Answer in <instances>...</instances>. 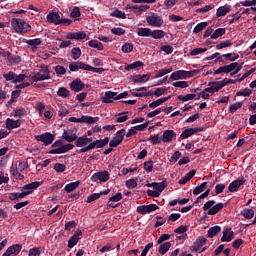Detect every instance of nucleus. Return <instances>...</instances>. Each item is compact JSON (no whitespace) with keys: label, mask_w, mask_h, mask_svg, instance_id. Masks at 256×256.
I'll return each instance as SVG.
<instances>
[{"label":"nucleus","mask_w":256,"mask_h":256,"mask_svg":"<svg viewBox=\"0 0 256 256\" xmlns=\"http://www.w3.org/2000/svg\"><path fill=\"white\" fill-rule=\"evenodd\" d=\"M62 139H64L68 143H73V141H75L74 145L76 147H81V149H83V147H86V145H89V143L93 141V138H89L87 137V135L77 137V134H75L73 130H65L62 134Z\"/></svg>","instance_id":"f257e3e1"},{"label":"nucleus","mask_w":256,"mask_h":256,"mask_svg":"<svg viewBox=\"0 0 256 256\" xmlns=\"http://www.w3.org/2000/svg\"><path fill=\"white\" fill-rule=\"evenodd\" d=\"M11 27L18 35H25L31 31V25L21 18H12Z\"/></svg>","instance_id":"f03ea898"},{"label":"nucleus","mask_w":256,"mask_h":256,"mask_svg":"<svg viewBox=\"0 0 256 256\" xmlns=\"http://www.w3.org/2000/svg\"><path fill=\"white\" fill-rule=\"evenodd\" d=\"M52 148L48 153L49 155H61L62 153H68L71 149L75 148L74 144H63V140H56L52 144Z\"/></svg>","instance_id":"7ed1b4c3"},{"label":"nucleus","mask_w":256,"mask_h":256,"mask_svg":"<svg viewBox=\"0 0 256 256\" xmlns=\"http://www.w3.org/2000/svg\"><path fill=\"white\" fill-rule=\"evenodd\" d=\"M30 79L31 81H33V83H37L39 81H47L51 79V72L49 71V66H41V69L38 72H33L30 75Z\"/></svg>","instance_id":"20e7f679"},{"label":"nucleus","mask_w":256,"mask_h":256,"mask_svg":"<svg viewBox=\"0 0 256 256\" xmlns=\"http://www.w3.org/2000/svg\"><path fill=\"white\" fill-rule=\"evenodd\" d=\"M106 145H109V137L95 141L92 140L86 146L77 151V153H87L88 151H91L95 148L102 149V147H105Z\"/></svg>","instance_id":"39448f33"},{"label":"nucleus","mask_w":256,"mask_h":256,"mask_svg":"<svg viewBox=\"0 0 256 256\" xmlns=\"http://www.w3.org/2000/svg\"><path fill=\"white\" fill-rule=\"evenodd\" d=\"M46 19L48 23H52L53 25H71L73 20L68 18H61V15L58 12L51 11L47 14Z\"/></svg>","instance_id":"423d86ee"},{"label":"nucleus","mask_w":256,"mask_h":256,"mask_svg":"<svg viewBox=\"0 0 256 256\" xmlns=\"http://www.w3.org/2000/svg\"><path fill=\"white\" fill-rule=\"evenodd\" d=\"M206 243H207V238L200 236L196 239V241L190 247V251H192L193 253H205V251H207V247H204V248L202 247Z\"/></svg>","instance_id":"0eeeda50"},{"label":"nucleus","mask_w":256,"mask_h":256,"mask_svg":"<svg viewBox=\"0 0 256 256\" xmlns=\"http://www.w3.org/2000/svg\"><path fill=\"white\" fill-rule=\"evenodd\" d=\"M2 57L5 59L6 65L9 67H11V65H19V63H21V56L13 55L9 51H3Z\"/></svg>","instance_id":"6e6552de"},{"label":"nucleus","mask_w":256,"mask_h":256,"mask_svg":"<svg viewBox=\"0 0 256 256\" xmlns=\"http://www.w3.org/2000/svg\"><path fill=\"white\" fill-rule=\"evenodd\" d=\"M35 139H36V141L43 143V145H45V147H47V145H51L53 143V141H55V135L52 134L51 132H45L43 134L36 135Z\"/></svg>","instance_id":"1a4fd4ad"},{"label":"nucleus","mask_w":256,"mask_h":256,"mask_svg":"<svg viewBox=\"0 0 256 256\" xmlns=\"http://www.w3.org/2000/svg\"><path fill=\"white\" fill-rule=\"evenodd\" d=\"M70 123H87L88 125H95L99 121V117L82 116L81 118L70 117Z\"/></svg>","instance_id":"9d476101"},{"label":"nucleus","mask_w":256,"mask_h":256,"mask_svg":"<svg viewBox=\"0 0 256 256\" xmlns=\"http://www.w3.org/2000/svg\"><path fill=\"white\" fill-rule=\"evenodd\" d=\"M146 21L151 27H161L163 25V18L155 13L147 16Z\"/></svg>","instance_id":"9b49d317"},{"label":"nucleus","mask_w":256,"mask_h":256,"mask_svg":"<svg viewBox=\"0 0 256 256\" xmlns=\"http://www.w3.org/2000/svg\"><path fill=\"white\" fill-rule=\"evenodd\" d=\"M235 239V232L229 227L223 229V236L221 237V243H231V240Z\"/></svg>","instance_id":"f8f14e48"},{"label":"nucleus","mask_w":256,"mask_h":256,"mask_svg":"<svg viewBox=\"0 0 256 256\" xmlns=\"http://www.w3.org/2000/svg\"><path fill=\"white\" fill-rule=\"evenodd\" d=\"M91 181L94 183L97 181H101L102 183H107L109 181V172L108 171H102L94 173L91 177Z\"/></svg>","instance_id":"ddd939ff"},{"label":"nucleus","mask_w":256,"mask_h":256,"mask_svg":"<svg viewBox=\"0 0 256 256\" xmlns=\"http://www.w3.org/2000/svg\"><path fill=\"white\" fill-rule=\"evenodd\" d=\"M27 195H31V191L13 192L8 194V199L10 201H21V199L27 197Z\"/></svg>","instance_id":"4468645a"},{"label":"nucleus","mask_w":256,"mask_h":256,"mask_svg":"<svg viewBox=\"0 0 256 256\" xmlns=\"http://www.w3.org/2000/svg\"><path fill=\"white\" fill-rule=\"evenodd\" d=\"M245 183V178H241V179H236L234 181H232L229 186H228V191L230 193H236V191H239V188L241 187V185H243Z\"/></svg>","instance_id":"2eb2a0df"},{"label":"nucleus","mask_w":256,"mask_h":256,"mask_svg":"<svg viewBox=\"0 0 256 256\" xmlns=\"http://www.w3.org/2000/svg\"><path fill=\"white\" fill-rule=\"evenodd\" d=\"M83 235V232L81 230H77L73 236L70 237L68 240V247L69 249H73L79 241H81V238L79 236Z\"/></svg>","instance_id":"dca6fc26"},{"label":"nucleus","mask_w":256,"mask_h":256,"mask_svg":"<svg viewBox=\"0 0 256 256\" xmlns=\"http://www.w3.org/2000/svg\"><path fill=\"white\" fill-rule=\"evenodd\" d=\"M66 39H75L76 41H81L83 39H87V33L83 32V31L69 32L66 35Z\"/></svg>","instance_id":"f3484780"},{"label":"nucleus","mask_w":256,"mask_h":256,"mask_svg":"<svg viewBox=\"0 0 256 256\" xmlns=\"http://www.w3.org/2000/svg\"><path fill=\"white\" fill-rule=\"evenodd\" d=\"M175 137H177V133H175V131L166 130L163 132L161 139H162L163 143H171V141H173V139H175Z\"/></svg>","instance_id":"a211bd4d"},{"label":"nucleus","mask_w":256,"mask_h":256,"mask_svg":"<svg viewBox=\"0 0 256 256\" xmlns=\"http://www.w3.org/2000/svg\"><path fill=\"white\" fill-rule=\"evenodd\" d=\"M83 87H85V84L81 81V79H76L70 84V89H72V91H75V93L83 91Z\"/></svg>","instance_id":"6ab92c4d"},{"label":"nucleus","mask_w":256,"mask_h":256,"mask_svg":"<svg viewBox=\"0 0 256 256\" xmlns=\"http://www.w3.org/2000/svg\"><path fill=\"white\" fill-rule=\"evenodd\" d=\"M18 127H21V120L6 119V129L12 131V129H18Z\"/></svg>","instance_id":"aec40b11"},{"label":"nucleus","mask_w":256,"mask_h":256,"mask_svg":"<svg viewBox=\"0 0 256 256\" xmlns=\"http://www.w3.org/2000/svg\"><path fill=\"white\" fill-rule=\"evenodd\" d=\"M151 79V74L135 75L131 78L133 83H145Z\"/></svg>","instance_id":"412c9836"},{"label":"nucleus","mask_w":256,"mask_h":256,"mask_svg":"<svg viewBox=\"0 0 256 256\" xmlns=\"http://www.w3.org/2000/svg\"><path fill=\"white\" fill-rule=\"evenodd\" d=\"M113 99L114 101H117V92L106 91L102 103H113Z\"/></svg>","instance_id":"4be33fe9"},{"label":"nucleus","mask_w":256,"mask_h":256,"mask_svg":"<svg viewBox=\"0 0 256 256\" xmlns=\"http://www.w3.org/2000/svg\"><path fill=\"white\" fill-rule=\"evenodd\" d=\"M153 189L157 191L158 193H163L165 191V188L167 187V179L163 180L162 182H153Z\"/></svg>","instance_id":"5701e85b"},{"label":"nucleus","mask_w":256,"mask_h":256,"mask_svg":"<svg viewBox=\"0 0 256 256\" xmlns=\"http://www.w3.org/2000/svg\"><path fill=\"white\" fill-rule=\"evenodd\" d=\"M179 79H186L185 70H177L170 75V81H179Z\"/></svg>","instance_id":"b1692460"},{"label":"nucleus","mask_w":256,"mask_h":256,"mask_svg":"<svg viewBox=\"0 0 256 256\" xmlns=\"http://www.w3.org/2000/svg\"><path fill=\"white\" fill-rule=\"evenodd\" d=\"M230 12H231V6H229V5L220 6L216 10V16L217 17H225V15H227V13H230Z\"/></svg>","instance_id":"393cba45"},{"label":"nucleus","mask_w":256,"mask_h":256,"mask_svg":"<svg viewBox=\"0 0 256 256\" xmlns=\"http://www.w3.org/2000/svg\"><path fill=\"white\" fill-rule=\"evenodd\" d=\"M7 249H8V253H10V255L17 256V255H19V253H21V249H23V245L14 244V245L8 247Z\"/></svg>","instance_id":"a878e982"},{"label":"nucleus","mask_w":256,"mask_h":256,"mask_svg":"<svg viewBox=\"0 0 256 256\" xmlns=\"http://www.w3.org/2000/svg\"><path fill=\"white\" fill-rule=\"evenodd\" d=\"M171 99V96L159 98L156 101H153L149 104L150 109H156V107H159L160 105H163V103H166V101H169Z\"/></svg>","instance_id":"bb28decb"},{"label":"nucleus","mask_w":256,"mask_h":256,"mask_svg":"<svg viewBox=\"0 0 256 256\" xmlns=\"http://www.w3.org/2000/svg\"><path fill=\"white\" fill-rule=\"evenodd\" d=\"M218 233H221V226L210 227L209 230L207 231V237L209 239H213V237H216Z\"/></svg>","instance_id":"cd10ccee"},{"label":"nucleus","mask_w":256,"mask_h":256,"mask_svg":"<svg viewBox=\"0 0 256 256\" xmlns=\"http://www.w3.org/2000/svg\"><path fill=\"white\" fill-rule=\"evenodd\" d=\"M38 187H41V182H32L30 184H26L22 187V189H24V191H30L31 193H33V191H35V189H38Z\"/></svg>","instance_id":"c85d7f7f"},{"label":"nucleus","mask_w":256,"mask_h":256,"mask_svg":"<svg viewBox=\"0 0 256 256\" xmlns=\"http://www.w3.org/2000/svg\"><path fill=\"white\" fill-rule=\"evenodd\" d=\"M223 207H225V204L217 203L216 205H213L212 208H210L207 213L208 215H217V213H219V211H221Z\"/></svg>","instance_id":"c756f323"},{"label":"nucleus","mask_w":256,"mask_h":256,"mask_svg":"<svg viewBox=\"0 0 256 256\" xmlns=\"http://www.w3.org/2000/svg\"><path fill=\"white\" fill-rule=\"evenodd\" d=\"M79 185H81V181L71 182V183L65 185L64 191H66V193H71V192L75 191V189H77V187H79Z\"/></svg>","instance_id":"7c9ffc66"},{"label":"nucleus","mask_w":256,"mask_h":256,"mask_svg":"<svg viewBox=\"0 0 256 256\" xmlns=\"http://www.w3.org/2000/svg\"><path fill=\"white\" fill-rule=\"evenodd\" d=\"M152 31L151 28H138L137 35L138 37H151Z\"/></svg>","instance_id":"2f4dec72"},{"label":"nucleus","mask_w":256,"mask_h":256,"mask_svg":"<svg viewBox=\"0 0 256 256\" xmlns=\"http://www.w3.org/2000/svg\"><path fill=\"white\" fill-rule=\"evenodd\" d=\"M145 64L141 61H136L133 62L132 64H128L127 66H125V71H131V69H141L142 67H144Z\"/></svg>","instance_id":"473e14b6"},{"label":"nucleus","mask_w":256,"mask_h":256,"mask_svg":"<svg viewBox=\"0 0 256 256\" xmlns=\"http://www.w3.org/2000/svg\"><path fill=\"white\" fill-rule=\"evenodd\" d=\"M88 45L89 47H92V49H98V51H103V49H105L103 43L99 42L98 40H90Z\"/></svg>","instance_id":"72a5a7b5"},{"label":"nucleus","mask_w":256,"mask_h":256,"mask_svg":"<svg viewBox=\"0 0 256 256\" xmlns=\"http://www.w3.org/2000/svg\"><path fill=\"white\" fill-rule=\"evenodd\" d=\"M41 43H43L41 38L26 40V44L29 45L32 49H37Z\"/></svg>","instance_id":"f704fd0d"},{"label":"nucleus","mask_w":256,"mask_h":256,"mask_svg":"<svg viewBox=\"0 0 256 256\" xmlns=\"http://www.w3.org/2000/svg\"><path fill=\"white\" fill-rule=\"evenodd\" d=\"M169 249H171V242H164L160 244L158 253H160V255H165Z\"/></svg>","instance_id":"c9c22d12"},{"label":"nucleus","mask_w":256,"mask_h":256,"mask_svg":"<svg viewBox=\"0 0 256 256\" xmlns=\"http://www.w3.org/2000/svg\"><path fill=\"white\" fill-rule=\"evenodd\" d=\"M241 215H243L245 219H253V217H255V211L251 208H244L243 211H241Z\"/></svg>","instance_id":"e433bc0d"},{"label":"nucleus","mask_w":256,"mask_h":256,"mask_svg":"<svg viewBox=\"0 0 256 256\" xmlns=\"http://www.w3.org/2000/svg\"><path fill=\"white\" fill-rule=\"evenodd\" d=\"M227 33V29L225 28H218L212 33L211 39H219V37H223Z\"/></svg>","instance_id":"4c0bfd02"},{"label":"nucleus","mask_w":256,"mask_h":256,"mask_svg":"<svg viewBox=\"0 0 256 256\" xmlns=\"http://www.w3.org/2000/svg\"><path fill=\"white\" fill-rule=\"evenodd\" d=\"M110 16L116 17L117 19H127V14L119 9H116L112 13H110Z\"/></svg>","instance_id":"58836bf2"},{"label":"nucleus","mask_w":256,"mask_h":256,"mask_svg":"<svg viewBox=\"0 0 256 256\" xmlns=\"http://www.w3.org/2000/svg\"><path fill=\"white\" fill-rule=\"evenodd\" d=\"M152 39H163L165 37V31L163 30H152L151 36Z\"/></svg>","instance_id":"ea45409f"},{"label":"nucleus","mask_w":256,"mask_h":256,"mask_svg":"<svg viewBox=\"0 0 256 256\" xmlns=\"http://www.w3.org/2000/svg\"><path fill=\"white\" fill-rule=\"evenodd\" d=\"M71 93L69 90L65 87H60L57 91L58 97H63V99H67Z\"/></svg>","instance_id":"a19ab883"},{"label":"nucleus","mask_w":256,"mask_h":256,"mask_svg":"<svg viewBox=\"0 0 256 256\" xmlns=\"http://www.w3.org/2000/svg\"><path fill=\"white\" fill-rule=\"evenodd\" d=\"M234 83H237V80L225 78L221 82H218L217 85L220 87V89H223V87L227 85H234Z\"/></svg>","instance_id":"79ce46f5"},{"label":"nucleus","mask_w":256,"mask_h":256,"mask_svg":"<svg viewBox=\"0 0 256 256\" xmlns=\"http://www.w3.org/2000/svg\"><path fill=\"white\" fill-rule=\"evenodd\" d=\"M195 97H197L196 94H187L186 96L179 95L177 97V99H178V101H183V103H185L187 101H193V99H195Z\"/></svg>","instance_id":"37998d69"},{"label":"nucleus","mask_w":256,"mask_h":256,"mask_svg":"<svg viewBox=\"0 0 256 256\" xmlns=\"http://www.w3.org/2000/svg\"><path fill=\"white\" fill-rule=\"evenodd\" d=\"M207 189V182H203L201 186H196L195 189L193 190V195H199L203 193Z\"/></svg>","instance_id":"c03bdc74"},{"label":"nucleus","mask_w":256,"mask_h":256,"mask_svg":"<svg viewBox=\"0 0 256 256\" xmlns=\"http://www.w3.org/2000/svg\"><path fill=\"white\" fill-rule=\"evenodd\" d=\"M71 56H72V59H74V61H77V59L81 57V48L79 47L72 48Z\"/></svg>","instance_id":"a18cd8bd"},{"label":"nucleus","mask_w":256,"mask_h":256,"mask_svg":"<svg viewBox=\"0 0 256 256\" xmlns=\"http://www.w3.org/2000/svg\"><path fill=\"white\" fill-rule=\"evenodd\" d=\"M238 62H233L229 65L222 66L224 69V73H231L232 71H235L237 69Z\"/></svg>","instance_id":"49530a36"},{"label":"nucleus","mask_w":256,"mask_h":256,"mask_svg":"<svg viewBox=\"0 0 256 256\" xmlns=\"http://www.w3.org/2000/svg\"><path fill=\"white\" fill-rule=\"evenodd\" d=\"M207 25H209V23L207 22H200L198 23L193 30V33L197 34V33H201V31H203L205 29V27H207Z\"/></svg>","instance_id":"de8ad7c7"},{"label":"nucleus","mask_w":256,"mask_h":256,"mask_svg":"<svg viewBox=\"0 0 256 256\" xmlns=\"http://www.w3.org/2000/svg\"><path fill=\"white\" fill-rule=\"evenodd\" d=\"M253 93L252 89L245 88L243 90H240L236 93L237 97H249Z\"/></svg>","instance_id":"09e8293b"},{"label":"nucleus","mask_w":256,"mask_h":256,"mask_svg":"<svg viewBox=\"0 0 256 256\" xmlns=\"http://www.w3.org/2000/svg\"><path fill=\"white\" fill-rule=\"evenodd\" d=\"M233 45V42L231 40H225L220 42L218 45H216L217 50L225 49L226 47H231Z\"/></svg>","instance_id":"8fccbe9b"},{"label":"nucleus","mask_w":256,"mask_h":256,"mask_svg":"<svg viewBox=\"0 0 256 256\" xmlns=\"http://www.w3.org/2000/svg\"><path fill=\"white\" fill-rule=\"evenodd\" d=\"M26 114L27 110H25V108H17L14 110V117H18L19 119H21V117H25Z\"/></svg>","instance_id":"3c124183"},{"label":"nucleus","mask_w":256,"mask_h":256,"mask_svg":"<svg viewBox=\"0 0 256 256\" xmlns=\"http://www.w3.org/2000/svg\"><path fill=\"white\" fill-rule=\"evenodd\" d=\"M70 17H72V19H77L81 17V9L75 6L70 13Z\"/></svg>","instance_id":"603ef678"},{"label":"nucleus","mask_w":256,"mask_h":256,"mask_svg":"<svg viewBox=\"0 0 256 256\" xmlns=\"http://www.w3.org/2000/svg\"><path fill=\"white\" fill-rule=\"evenodd\" d=\"M125 137V128L118 130L114 136V139H117L120 141V143H123V139Z\"/></svg>","instance_id":"864d4df0"},{"label":"nucleus","mask_w":256,"mask_h":256,"mask_svg":"<svg viewBox=\"0 0 256 256\" xmlns=\"http://www.w3.org/2000/svg\"><path fill=\"white\" fill-rule=\"evenodd\" d=\"M191 135H193V132H192L191 128H188L181 133L179 140L181 141L183 139H189V137H191Z\"/></svg>","instance_id":"5fc2aeb1"},{"label":"nucleus","mask_w":256,"mask_h":256,"mask_svg":"<svg viewBox=\"0 0 256 256\" xmlns=\"http://www.w3.org/2000/svg\"><path fill=\"white\" fill-rule=\"evenodd\" d=\"M66 169H67V166L65 164L56 163L54 165V171H56V173H63L65 172Z\"/></svg>","instance_id":"6e6d98bb"},{"label":"nucleus","mask_w":256,"mask_h":256,"mask_svg":"<svg viewBox=\"0 0 256 256\" xmlns=\"http://www.w3.org/2000/svg\"><path fill=\"white\" fill-rule=\"evenodd\" d=\"M243 107V102H237L235 104L230 105L229 111L230 113H236L238 109H241Z\"/></svg>","instance_id":"4d7b16f0"},{"label":"nucleus","mask_w":256,"mask_h":256,"mask_svg":"<svg viewBox=\"0 0 256 256\" xmlns=\"http://www.w3.org/2000/svg\"><path fill=\"white\" fill-rule=\"evenodd\" d=\"M100 198H101V194L93 193L87 197L86 203H93V201H97V199H100Z\"/></svg>","instance_id":"13d9d810"},{"label":"nucleus","mask_w":256,"mask_h":256,"mask_svg":"<svg viewBox=\"0 0 256 256\" xmlns=\"http://www.w3.org/2000/svg\"><path fill=\"white\" fill-rule=\"evenodd\" d=\"M54 71L56 75H65L67 73V70L62 65L55 66Z\"/></svg>","instance_id":"bf43d9fd"},{"label":"nucleus","mask_w":256,"mask_h":256,"mask_svg":"<svg viewBox=\"0 0 256 256\" xmlns=\"http://www.w3.org/2000/svg\"><path fill=\"white\" fill-rule=\"evenodd\" d=\"M173 87H179L180 89H187V87H189V83H187V81H178V82H174Z\"/></svg>","instance_id":"052dcab7"},{"label":"nucleus","mask_w":256,"mask_h":256,"mask_svg":"<svg viewBox=\"0 0 256 256\" xmlns=\"http://www.w3.org/2000/svg\"><path fill=\"white\" fill-rule=\"evenodd\" d=\"M41 255V248L34 247L29 250L28 256H40Z\"/></svg>","instance_id":"680f3d73"},{"label":"nucleus","mask_w":256,"mask_h":256,"mask_svg":"<svg viewBox=\"0 0 256 256\" xmlns=\"http://www.w3.org/2000/svg\"><path fill=\"white\" fill-rule=\"evenodd\" d=\"M3 77L6 81H11V83H15V74L13 73V71L3 74Z\"/></svg>","instance_id":"e2e57ef3"},{"label":"nucleus","mask_w":256,"mask_h":256,"mask_svg":"<svg viewBox=\"0 0 256 256\" xmlns=\"http://www.w3.org/2000/svg\"><path fill=\"white\" fill-rule=\"evenodd\" d=\"M126 187L128 189H135L137 187V179H129L126 181Z\"/></svg>","instance_id":"0e129e2a"},{"label":"nucleus","mask_w":256,"mask_h":256,"mask_svg":"<svg viewBox=\"0 0 256 256\" xmlns=\"http://www.w3.org/2000/svg\"><path fill=\"white\" fill-rule=\"evenodd\" d=\"M144 169L147 173H151L153 171V160L144 162Z\"/></svg>","instance_id":"69168bd1"},{"label":"nucleus","mask_w":256,"mask_h":256,"mask_svg":"<svg viewBox=\"0 0 256 256\" xmlns=\"http://www.w3.org/2000/svg\"><path fill=\"white\" fill-rule=\"evenodd\" d=\"M122 51L123 53H131L133 51V44L131 43H126L122 46Z\"/></svg>","instance_id":"338daca9"},{"label":"nucleus","mask_w":256,"mask_h":256,"mask_svg":"<svg viewBox=\"0 0 256 256\" xmlns=\"http://www.w3.org/2000/svg\"><path fill=\"white\" fill-rule=\"evenodd\" d=\"M150 249H153V242L148 243V244L144 247V249H143V251H142V253H141L140 256H147V254L149 253V250H150Z\"/></svg>","instance_id":"774afa93"}]
</instances>
